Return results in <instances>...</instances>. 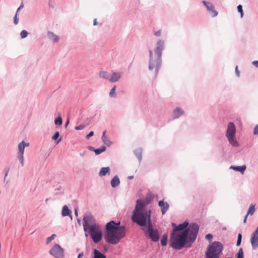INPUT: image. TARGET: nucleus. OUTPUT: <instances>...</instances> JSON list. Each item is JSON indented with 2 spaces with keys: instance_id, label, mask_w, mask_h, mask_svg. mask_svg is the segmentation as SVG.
Returning a JSON list of instances; mask_svg holds the SVG:
<instances>
[{
  "instance_id": "obj_1",
  "label": "nucleus",
  "mask_w": 258,
  "mask_h": 258,
  "mask_svg": "<svg viewBox=\"0 0 258 258\" xmlns=\"http://www.w3.org/2000/svg\"><path fill=\"white\" fill-rule=\"evenodd\" d=\"M199 230V226L196 223H191L188 228L179 233L171 232L169 245L176 250H180L184 247H191L195 241Z\"/></svg>"
},
{
  "instance_id": "obj_2",
  "label": "nucleus",
  "mask_w": 258,
  "mask_h": 258,
  "mask_svg": "<svg viewBox=\"0 0 258 258\" xmlns=\"http://www.w3.org/2000/svg\"><path fill=\"white\" fill-rule=\"evenodd\" d=\"M165 48V41L163 39H158L155 44L154 53L156 58H153V52L152 50H149V70L150 71L155 69V74L157 75L160 69L162 64V52Z\"/></svg>"
},
{
  "instance_id": "obj_3",
  "label": "nucleus",
  "mask_w": 258,
  "mask_h": 258,
  "mask_svg": "<svg viewBox=\"0 0 258 258\" xmlns=\"http://www.w3.org/2000/svg\"><path fill=\"white\" fill-rule=\"evenodd\" d=\"M151 210L145 211L132 214V221L141 227L146 228L152 224L151 220Z\"/></svg>"
},
{
  "instance_id": "obj_4",
  "label": "nucleus",
  "mask_w": 258,
  "mask_h": 258,
  "mask_svg": "<svg viewBox=\"0 0 258 258\" xmlns=\"http://www.w3.org/2000/svg\"><path fill=\"white\" fill-rule=\"evenodd\" d=\"M85 235L88 237L89 235L94 243H98L102 239L103 232L99 226L96 223L91 224V226L84 229Z\"/></svg>"
},
{
  "instance_id": "obj_5",
  "label": "nucleus",
  "mask_w": 258,
  "mask_h": 258,
  "mask_svg": "<svg viewBox=\"0 0 258 258\" xmlns=\"http://www.w3.org/2000/svg\"><path fill=\"white\" fill-rule=\"evenodd\" d=\"M223 248V245L220 242H212L207 248L205 258H220Z\"/></svg>"
},
{
  "instance_id": "obj_6",
  "label": "nucleus",
  "mask_w": 258,
  "mask_h": 258,
  "mask_svg": "<svg viewBox=\"0 0 258 258\" xmlns=\"http://www.w3.org/2000/svg\"><path fill=\"white\" fill-rule=\"evenodd\" d=\"M125 236L124 230H121L119 231L105 232L104 238L105 241L109 244H116L119 241Z\"/></svg>"
},
{
  "instance_id": "obj_7",
  "label": "nucleus",
  "mask_w": 258,
  "mask_h": 258,
  "mask_svg": "<svg viewBox=\"0 0 258 258\" xmlns=\"http://www.w3.org/2000/svg\"><path fill=\"white\" fill-rule=\"evenodd\" d=\"M236 132V127L234 123L233 122H229L227 125L225 136L229 144L234 147L239 146V143L236 141L235 137Z\"/></svg>"
},
{
  "instance_id": "obj_8",
  "label": "nucleus",
  "mask_w": 258,
  "mask_h": 258,
  "mask_svg": "<svg viewBox=\"0 0 258 258\" xmlns=\"http://www.w3.org/2000/svg\"><path fill=\"white\" fill-rule=\"evenodd\" d=\"M142 229L144 232L145 235L149 236L152 241L157 242L159 241L160 239L159 231L157 229L153 227L152 224L146 228H142Z\"/></svg>"
},
{
  "instance_id": "obj_9",
  "label": "nucleus",
  "mask_w": 258,
  "mask_h": 258,
  "mask_svg": "<svg viewBox=\"0 0 258 258\" xmlns=\"http://www.w3.org/2000/svg\"><path fill=\"white\" fill-rule=\"evenodd\" d=\"M94 223H96L95 218L91 212H87L83 218V229H86L87 227L91 226V224Z\"/></svg>"
},
{
  "instance_id": "obj_10",
  "label": "nucleus",
  "mask_w": 258,
  "mask_h": 258,
  "mask_svg": "<svg viewBox=\"0 0 258 258\" xmlns=\"http://www.w3.org/2000/svg\"><path fill=\"white\" fill-rule=\"evenodd\" d=\"M50 254L55 258H64L63 249L58 244H55L49 250Z\"/></svg>"
},
{
  "instance_id": "obj_11",
  "label": "nucleus",
  "mask_w": 258,
  "mask_h": 258,
  "mask_svg": "<svg viewBox=\"0 0 258 258\" xmlns=\"http://www.w3.org/2000/svg\"><path fill=\"white\" fill-rule=\"evenodd\" d=\"M202 4L206 8L209 14L212 17H215L218 15V12L215 9V6L210 2L203 1Z\"/></svg>"
},
{
  "instance_id": "obj_12",
  "label": "nucleus",
  "mask_w": 258,
  "mask_h": 258,
  "mask_svg": "<svg viewBox=\"0 0 258 258\" xmlns=\"http://www.w3.org/2000/svg\"><path fill=\"white\" fill-rule=\"evenodd\" d=\"M145 211H148L146 209V203H144V202H143V201L140 199L137 200L136 201V205L134 210L132 212V214L144 212Z\"/></svg>"
},
{
  "instance_id": "obj_13",
  "label": "nucleus",
  "mask_w": 258,
  "mask_h": 258,
  "mask_svg": "<svg viewBox=\"0 0 258 258\" xmlns=\"http://www.w3.org/2000/svg\"><path fill=\"white\" fill-rule=\"evenodd\" d=\"M116 222L111 220L108 222L105 225V232H116L117 228L115 226Z\"/></svg>"
},
{
  "instance_id": "obj_14",
  "label": "nucleus",
  "mask_w": 258,
  "mask_h": 258,
  "mask_svg": "<svg viewBox=\"0 0 258 258\" xmlns=\"http://www.w3.org/2000/svg\"><path fill=\"white\" fill-rule=\"evenodd\" d=\"M158 206L160 207L162 215H164L169 209V204L167 202H165L164 200L159 201Z\"/></svg>"
},
{
  "instance_id": "obj_15",
  "label": "nucleus",
  "mask_w": 258,
  "mask_h": 258,
  "mask_svg": "<svg viewBox=\"0 0 258 258\" xmlns=\"http://www.w3.org/2000/svg\"><path fill=\"white\" fill-rule=\"evenodd\" d=\"M122 73L115 72L112 71V76L109 79V81L111 83H115L119 81L121 78Z\"/></svg>"
},
{
  "instance_id": "obj_16",
  "label": "nucleus",
  "mask_w": 258,
  "mask_h": 258,
  "mask_svg": "<svg viewBox=\"0 0 258 258\" xmlns=\"http://www.w3.org/2000/svg\"><path fill=\"white\" fill-rule=\"evenodd\" d=\"M184 113V112L182 108L176 107L173 110V119H178Z\"/></svg>"
},
{
  "instance_id": "obj_17",
  "label": "nucleus",
  "mask_w": 258,
  "mask_h": 258,
  "mask_svg": "<svg viewBox=\"0 0 258 258\" xmlns=\"http://www.w3.org/2000/svg\"><path fill=\"white\" fill-rule=\"evenodd\" d=\"M72 211L69 208L67 205H64L61 210V216L62 217L69 216L72 219Z\"/></svg>"
},
{
  "instance_id": "obj_18",
  "label": "nucleus",
  "mask_w": 258,
  "mask_h": 258,
  "mask_svg": "<svg viewBox=\"0 0 258 258\" xmlns=\"http://www.w3.org/2000/svg\"><path fill=\"white\" fill-rule=\"evenodd\" d=\"M250 242L253 249H255L258 247V236L254 234L251 235L250 238Z\"/></svg>"
},
{
  "instance_id": "obj_19",
  "label": "nucleus",
  "mask_w": 258,
  "mask_h": 258,
  "mask_svg": "<svg viewBox=\"0 0 258 258\" xmlns=\"http://www.w3.org/2000/svg\"><path fill=\"white\" fill-rule=\"evenodd\" d=\"M230 169H233L236 171L240 172L242 174H243L246 169V166L245 165L242 166H231L230 167Z\"/></svg>"
},
{
  "instance_id": "obj_20",
  "label": "nucleus",
  "mask_w": 258,
  "mask_h": 258,
  "mask_svg": "<svg viewBox=\"0 0 258 258\" xmlns=\"http://www.w3.org/2000/svg\"><path fill=\"white\" fill-rule=\"evenodd\" d=\"M93 255L91 258H106L104 253L96 248L93 249Z\"/></svg>"
},
{
  "instance_id": "obj_21",
  "label": "nucleus",
  "mask_w": 258,
  "mask_h": 258,
  "mask_svg": "<svg viewBox=\"0 0 258 258\" xmlns=\"http://www.w3.org/2000/svg\"><path fill=\"white\" fill-rule=\"evenodd\" d=\"M142 151L143 149L142 148H138L134 150V153L138 159L139 163H141L142 160Z\"/></svg>"
},
{
  "instance_id": "obj_22",
  "label": "nucleus",
  "mask_w": 258,
  "mask_h": 258,
  "mask_svg": "<svg viewBox=\"0 0 258 258\" xmlns=\"http://www.w3.org/2000/svg\"><path fill=\"white\" fill-rule=\"evenodd\" d=\"M47 36L50 40L54 43L57 42L59 39V37L52 32L48 31L47 32Z\"/></svg>"
},
{
  "instance_id": "obj_23",
  "label": "nucleus",
  "mask_w": 258,
  "mask_h": 258,
  "mask_svg": "<svg viewBox=\"0 0 258 258\" xmlns=\"http://www.w3.org/2000/svg\"><path fill=\"white\" fill-rule=\"evenodd\" d=\"M111 185L114 188L118 186L120 184V180L117 175L114 176L110 181Z\"/></svg>"
},
{
  "instance_id": "obj_24",
  "label": "nucleus",
  "mask_w": 258,
  "mask_h": 258,
  "mask_svg": "<svg viewBox=\"0 0 258 258\" xmlns=\"http://www.w3.org/2000/svg\"><path fill=\"white\" fill-rule=\"evenodd\" d=\"M28 146V143H26L24 141H22L18 145V153L24 154L25 148Z\"/></svg>"
},
{
  "instance_id": "obj_25",
  "label": "nucleus",
  "mask_w": 258,
  "mask_h": 258,
  "mask_svg": "<svg viewBox=\"0 0 258 258\" xmlns=\"http://www.w3.org/2000/svg\"><path fill=\"white\" fill-rule=\"evenodd\" d=\"M154 199V195L151 193H148L147 194L143 202L146 203V205L150 204Z\"/></svg>"
},
{
  "instance_id": "obj_26",
  "label": "nucleus",
  "mask_w": 258,
  "mask_h": 258,
  "mask_svg": "<svg viewBox=\"0 0 258 258\" xmlns=\"http://www.w3.org/2000/svg\"><path fill=\"white\" fill-rule=\"evenodd\" d=\"M106 131H104L103 132L102 136V140L104 144L107 145V146H110L112 142L110 141L108 138L105 136Z\"/></svg>"
},
{
  "instance_id": "obj_27",
  "label": "nucleus",
  "mask_w": 258,
  "mask_h": 258,
  "mask_svg": "<svg viewBox=\"0 0 258 258\" xmlns=\"http://www.w3.org/2000/svg\"><path fill=\"white\" fill-rule=\"evenodd\" d=\"M168 233H165L163 234L161 239V245L162 246H165L167 244L168 242Z\"/></svg>"
},
{
  "instance_id": "obj_28",
  "label": "nucleus",
  "mask_w": 258,
  "mask_h": 258,
  "mask_svg": "<svg viewBox=\"0 0 258 258\" xmlns=\"http://www.w3.org/2000/svg\"><path fill=\"white\" fill-rule=\"evenodd\" d=\"M99 76L101 78L106 79L109 81V79H110V74L109 73H108L106 71H100L99 73Z\"/></svg>"
},
{
  "instance_id": "obj_29",
  "label": "nucleus",
  "mask_w": 258,
  "mask_h": 258,
  "mask_svg": "<svg viewBox=\"0 0 258 258\" xmlns=\"http://www.w3.org/2000/svg\"><path fill=\"white\" fill-rule=\"evenodd\" d=\"M110 172V168L109 167H102L101 168L99 175L101 177L104 176L106 175L107 173Z\"/></svg>"
},
{
  "instance_id": "obj_30",
  "label": "nucleus",
  "mask_w": 258,
  "mask_h": 258,
  "mask_svg": "<svg viewBox=\"0 0 258 258\" xmlns=\"http://www.w3.org/2000/svg\"><path fill=\"white\" fill-rule=\"evenodd\" d=\"M184 229L183 228L181 224H179L176 227L175 229H173L171 232L179 233L181 231H183Z\"/></svg>"
},
{
  "instance_id": "obj_31",
  "label": "nucleus",
  "mask_w": 258,
  "mask_h": 258,
  "mask_svg": "<svg viewBox=\"0 0 258 258\" xmlns=\"http://www.w3.org/2000/svg\"><path fill=\"white\" fill-rule=\"evenodd\" d=\"M106 149V148L104 146H102L97 149H95L94 152L96 155H99L102 152H104Z\"/></svg>"
},
{
  "instance_id": "obj_32",
  "label": "nucleus",
  "mask_w": 258,
  "mask_h": 258,
  "mask_svg": "<svg viewBox=\"0 0 258 258\" xmlns=\"http://www.w3.org/2000/svg\"><path fill=\"white\" fill-rule=\"evenodd\" d=\"M116 227L117 228L116 231H119L121 230H124V234L126 233L125 227L124 225L120 226V222H116Z\"/></svg>"
},
{
  "instance_id": "obj_33",
  "label": "nucleus",
  "mask_w": 258,
  "mask_h": 258,
  "mask_svg": "<svg viewBox=\"0 0 258 258\" xmlns=\"http://www.w3.org/2000/svg\"><path fill=\"white\" fill-rule=\"evenodd\" d=\"M255 211V209L254 205L253 204H251L248 208V211L247 212V214L252 215L253 214V213H254Z\"/></svg>"
},
{
  "instance_id": "obj_34",
  "label": "nucleus",
  "mask_w": 258,
  "mask_h": 258,
  "mask_svg": "<svg viewBox=\"0 0 258 258\" xmlns=\"http://www.w3.org/2000/svg\"><path fill=\"white\" fill-rule=\"evenodd\" d=\"M54 123L57 125H60L62 124V119L60 115H58L56 118H55Z\"/></svg>"
},
{
  "instance_id": "obj_35",
  "label": "nucleus",
  "mask_w": 258,
  "mask_h": 258,
  "mask_svg": "<svg viewBox=\"0 0 258 258\" xmlns=\"http://www.w3.org/2000/svg\"><path fill=\"white\" fill-rule=\"evenodd\" d=\"M59 133L58 131L56 132L53 136L52 137V139L56 141V144H58L61 140V139L60 138L58 140H56L57 138L59 137Z\"/></svg>"
},
{
  "instance_id": "obj_36",
  "label": "nucleus",
  "mask_w": 258,
  "mask_h": 258,
  "mask_svg": "<svg viewBox=\"0 0 258 258\" xmlns=\"http://www.w3.org/2000/svg\"><path fill=\"white\" fill-rule=\"evenodd\" d=\"M116 86H114L111 89L109 93V96L111 98H115L116 97V93L115 92Z\"/></svg>"
},
{
  "instance_id": "obj_37",
  "label": "nucleus",
  "mask_w": 258,
  "mask_h": 258,
  "mask_svg": "<svg viewBox=\"0 0 258 258\" xmlns=\"http://www.w3.org/2000/svg\"><path fill=\"white\" fill-rule=\"evenodd\" d=\"M235 258H244V254L242 248H240L238 251L236 253Z\"/></svg>"
},
{
  "instance_id": "obj_38",
  "label": "nucleus",
  "mask_w": 258,
  "mask_h": 258,
  "mask_svg": "<svg viewBox=\"0 0 258 258\" xmlns=\"http://www.w3.org/2000/svg\"><path fill=\"white\" fill-rule=\"evenodd\" d=\"M23 154H24L18 153V159H19V160L20 162L21 166H24V157H23Z\"/></svg>"
},
{
  "instance_id": "obj_39",
  "label": "nucleus",
  "mask_w": 258,
  "mask_h": 258,
  "mask_svg": "<svg viewBox=\"0 0 258 258\" xmlns=\"http://www.w3.org/2000/svg\"><path fill=\"white\" fill-rule=\"evenodd\" d=\"M28 35V32L25 30H22L20 33V36H21V39L25 38L26 37H27Z\"/></svg>"
},
{
  "instance_id": "obj_40",
  "label": "nucleus",
  "mask_w": 258,
  "mask_h": 258,
  "mask_svg": "<svg viewBox=\"0 0 258 258\" xmlns=\"http://www.w3.org/2000/svg\"><path fill=\"white\" fill-rule=\"evenodd\" d=\"M241 240H242V234H241V233H238V236H237L236 246H239L241 244Z\"/></svg>"
},
{
  "instance_id": "obj_41",
  "label": "nucleus",
  "mask_w": 258,
  "mask_h": 258,
  "mask_svg": "<svg viewBox=\"0 0 258 258\" xmlns=\"http://www.w3.org/2000/svg\"><path fill=\"white\" fill-rule=\"evenodd\" d=\"M237 11L239 13H240V17L241 18H242L243 17V10H242V5H239L238 6H237Z\"/></svg>"
},
{
  "instance_id": "obj_42",
  "label": "nucleus",
  "mask_w": 258,
  "mask_h": 258,
  "mask_svg": "<svg viewBox=\"0 0 258 258\" xmlns=\"http://www.w3.org/2000/svg\"><path fill=\"white\" fill-rule=\"evenodd\" d=\"M56 236V234H53L47 238L46 242L47 244H48L49 242H50L51 241H52L54 237Z\"/></svg>"
},
{
  "instance_id": "obj_43",
  "label": "nucleus",
  "mask_w": 258,
  "mask_h": 258,
  "mask_svg": "<svg viewBox=\"0 0 258 258\" xmlns=\"http://www.w3.org/2000/svg\"><path fill=\"white\" fill-rule=\"evenodd\" d=\"M181 224L184 229H185L188 228V226L189 225V222L187 220L184 221L183 223H181Z\"/></svg>"
},
{
  "instance_id": "obj_44",
  "label": "nucleus",
  "mask_w": 258,
  "mask_h": 258,
  "mask_svg": "<svg viewBox=\"0 0 258 258\" xmlns=\"http://www.w3.org/2000/svg\"><path fill=\"white\" fill-rule=\"evenodd\" d=\"M86 127V125L81 124L79 125L76 126L75 128L76 130H81L84 129Z\"/></svg>"
},
{
  "instance_id": "obj_45",
  "label": "nucleus",
  "mask_w": 258,
  "mask_h": 258,
  "mask_svg": "<svg viewBox=\"0 0 258 258\" xmlns=\"http://www.w3.org/2000/svg\"><path fill=\"white\" fill-rule=\"evenodd\" d=\"M213 236L212 234L211 233H209V234H207L206 236H205V238L209 240V241H211L212 239H213Z\"/></svg>"
},
{
  "instance_id": "obj_46",
  "label": "nucleus",
  "mask_w": 258,
  "mask_h": 258,
  "mask_svg": "<svg viewBox=\"0 0 258 258\" xmlns=\"http://www.w3.org/2000/svg\"><path fill=\"white\" fill-rule=\"evenodd\" d=\"M18 15L17 14H15V15L14 17V23L15 25H17L19 22V19L18 18Z\"/></svg>"
},
{
  "instance_id": "obj_47",
  "label": "nucleus",
  "mask_w": 258,
  "mask_h": 258,
  "mask_svg": "<svg viewBox=\"0 0 258 258\" xmlns=\"http://www.w3.org/2000/svg\"><path fill=\"white\" fill-rule=\"evenodd\" d=\"M253 133L254 135H258V124L254 127Z\"/></svg>"
},
{
  "instance_id": "obj_48",
  "label": "nucleus",
  "mask_w": 258,
  "mask_h": 258,
  "mask_svg": "<svg viewBox=\"0 0 258 258\" xmlns=\"http://www.w3.org/2000/svg\"><path fill=\"white\" fill-rule=\"evenodd\" d=\"M24 7V5H23V3H22L20 5V6H19V7L17 9V11H16V14H17V15H18V13L22 9H23Z\"/></svg>"
},
{
  "instance_id": "obj_49",
  "label": "nucleus",
  "mask_w": 258,
  "mask_h": 258,
  "mask_svg": "<svg viewBox=\"0 0 258 258\" xmlns=\"http://www.w3.org/2000/svg\"><path fill=\"white\" fill-rule=\"evenodd\" d=\"M94 135V132L93 131H91L86 137L87 140L89 139L92 136Z\"/></svg>"
},
{
  "instance_id": "obj_50",
  "label": "nucleus",
  "mask_w": 258,
  "mask_h": 258,
  "mask_svg": "<svg viewBox=\"0 0 258 258\" xmlns=\"http://www.w3.org/2000/svg\"><path fill=\"white\" fill-rule=\"evenodd\" d=\"M154 35L157 37L160 36L161 35V30H159L157 31L154 32Z\"/></svg>"
},
{
  "instance_id": "obj_51",
  "label": "nucleus",
  "mask_w": 258,
  "mask_h": 258,
  "mask_svg": "<svg viewBox=\"0 0 258 258\" xmlns=\"http://www.w3.org/2000/svg\"><path fill=\"white\" fill-rule=\"evenodd\" d=\"M235 72L236 75L237 76V77H239V76H240V72H239V71L238 69V67L237 66H236L235 67Z\"/></svg>"
},
{
  "instance_id": "obj_52",
  "label": "nucleus",
  "mask_w": 258,
  "mask_h": 258,
  "mask_svg": "<svg viewBox=\"0 0 258 258\" xmlns=\"http://www.w3.org/2000/svg\"><path fill=\"white\" fill-rule=\"evenodd\" d=\"M252 64L255 66L256 68H258V60H254L252 62Z\"/></svg>"
},
{
  "instance_id": "obj_53",
  "label": "nucleus",
  "mask_w": 258,
  "mask_h": 258,
  "mask_svg": "<svg viewBox=\"0 0 258 258\" xmlns=\"http://www.w3.org/2000/svg\"><path fill=\"white\" fill-rule=\"evenodd\" d=\"M252 234L258 236V226L256 227L255 231L252 233Z\"/></svg>"
},
{
  "instance_id": "obj_54",
  "label": "nucleus",
  "mask_w": 258,
  "mask_h": 258,
  "mask_svg": "<svg viewBox=\"0 0 258 258\" xmlns=\"http://www.w3.org/2000/svg\"><path fill=\"white\" fill-rule=\"evenodd\" d=\"M88 150H89L91 151H94V150H95V149L94 147H92V146H88Z\"/></svg>"
},
{
  "instance_id": "obj_55",
  "label": "nucleus",
  "mask_w": 258,
  "mask_h": 258,
  "mask_svg": "<svg viewBox=\"0 0 258 258\" xmlns=\"http://www.w3.org/2000/svg\"><path fill=\"white\" fill-rule=\"evenodd\" d=\"M83 255H84V252H82L78 254L77 258H82V257L83 256Z\"/></svg>"
},
{
  "instance_id": "obj_56",
  "label": "nucleus",
  "mask_w": 258,
  "mask_h": 258,
  "mask_svg": "<svg viewBox=\"0 0 258 258\" xmlns=\"http://www.w3.org/2000/svg\"><path fill=\"white\" fill-rule=\"evenodd\" d=\"M86 153H87V151L84 150L83 152H82L80 153V155L81 157H83V156H84L86 154Z\"/></svg>"
},
{
  "instance_id": "obj_57",
  "label": "nucleus",
  "mask_w": 258,
  "mask_h": 258,
  "mask_svg": "<svg viewBox=\"0 0 258 258\" xmlns=\"http://www.w3.org/2000/svg\"><path fill=\"white\" fill-rule=\"evenodd\" d=\"M248 215L247 214L246 215L244 216V219H243V222L244 223H245L246 222V220H247V217H248Z\"/></svg>"
},
{
  "instance_id": "obj_58",
  "label": "nucleus",
  "mask_w": 258,
  "mask_h": 258,
  "mask_svg": "<svg viewBox=\"0 0 258 258\" xmlns=\"http://www.w3.org/2000/svg\"><path fill=\"white\" fill-rule=\"evenodd\" d=\"M171 225L173 227V229H175L177 225L175 223H172Z\"/></svg>"
},
{
  "instance_id": "obj_59",
  "label": "nucleus",
  "mask_w": 258,
  "mask_h": 258,
  "mask_svg": "<svg viewBox=\"0 0 258 258\" xmlns=\"http://www.w3.org/2000/svg\"><path fill=\"white\" fill-rule=\"evenodd\" d=\"M97 19H94V20H93V25L95 26V25H97Z\"/></svg>"
},
{
  "instance_id": "obj_60",
  "label": "nucleus",
  "mask_w": 258,
  "mask_h": 258,
  "mask_svg": "<svg viewBox=\"0 0 258 258\" xmlns=\"http://www.w3.org/2000/svg\"><path fill=\"white\" fill-rule=\"evenodd\" d=\"M75 215L76 217H77L78 216V210L77 209H75Z\"/></svg>"
},
{
  "instance_id": "obj_61",
  "label": "nucleus",
  "mask_w": 258,
  "mask_h": 258,
  "mask_svg": "<svg viewBox=\"0 0 258 258\" xmlns=\"http://www.w3.org/2000/svg\"><path fill=\"white\" fill-rule=\"evenodd\" d=\"M69 124V119H68L66 121V123H65V127H67V126H68V125Z\"/></svg>"
},
{
  "instance_id": "obj_62",
  "label": "nucleus",
  "mask_w": 258,
  "mask_h": 258,
  "mask_svg": "<svg viewBox=\"0 0 258 258\" xmlns=\"http://www.w3.org/2000/svg\"><path fill=\"white\" fill-rule=\"evenodd\" d=\"M6 174H5V176H6L8 173V172H9V168H8V169H6Z\"/></svg>"
},
{
  "instance_id": "obj_63",
  "label": "nucleus",
  "mask_w": 258,
  "mask_h": 258,
  "mask_svg": "<svg viewBox=\"0 0 258 258\" xmlns=\"http://www.w3.org/2000/svg\"><path fill=\"white\" fill-rule=\"evenodd\" d=\"M81 219H79V218H78V219H77V222H78V224H79V225H81Z\"/></svg>"
},
{
  "instance_id": "obj_64",
  "label": "nucleus",
  "mask_w": 258,
  "mask_h": 258,
  "mask_svg": "<svg viewBox=\"0 0 258 258\" xmlns=\"http://www.w3.org/2000/svg\"><path fill=\"white\" fill-rule=\"evenodd\" d=\"M133 178H134V176L133 175L129 176L128 177V179H132Z\"/></svg>"
}]
</instances>
